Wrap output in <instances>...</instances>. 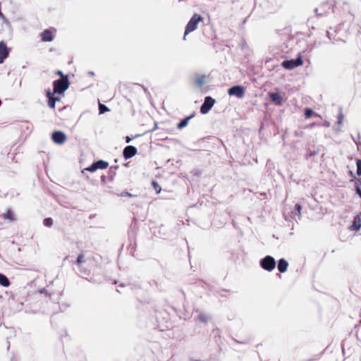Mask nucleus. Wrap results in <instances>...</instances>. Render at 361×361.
<instances>
[{
    "label": "nucleus",
    "instance_id": "24",
    "mask_svg": "<svg viewBox=\"0 0 361 361\" xmlns=\"http://www.w3.org/2000/svg\"><path fill=\"white\" fill-rule=\"evenodd\" d=\"M295 209L298 212V216H301V210H302V206L300 204H296L295 205Z\"/></svg>",
    "mask_w": 361,
    "mask_h": 361
},
{
    "label": "nucleus",
    "instance_id": "2",
    "mask_svg": "<svg viewBox=\"0 0 361 361\" xmlns=\"http://www.w3.org/2000/svg\"><path fill=\"white\" fill-rule=\"evenodd\" d=\"M260 266L264 270L271 271L276 267L275 259L271 256H266L260 260Z\"/></svg>",
    "mask_w": 361,
    "mask_h": 361
},
{
    "label": "nucleus",
    "instance_id": "20",
    "mask_svg": "<svg viewBox=\"0 0 361 361\" xmlns=\"http://www.w3.org/2000/svg\"><path fill=\"white\" fill-rule=\"evenodd\" d=\"M85 262V256L83 254H80L79 255V256L78 257L77 259H76V262H75V264L78 265V266H80L82 263H84Z\"/></svg>",
    "mask_w": 361,
    "mask_h": 361
},
{
    "label": "nucleus",
    "instance_id": "1",
    "mask_svg": "<svg viewBox=\"0 0 361 361\" xmlns=\"http://www.w3.org/2000/svg\"><path fill=\"white\" fill-rule=\"evenodd\" d=\"M56 74L60 75L61 78L54 81L53 91L51 90L47 91V97L49 99L48 104L51 108H54L55 102L61 99L69 87L68 76L62 74L61 71H58Z\"/></svg>",
    "mask_w": 361,
    "mask_h": 361
},
{
    "label": "nucleus",
    "instance_id": "4",
    "mask_svg": "<svg viewBox=\"0 0 361 361\" xmlns=\"http://www.w3.org/2000/svg\"><path fill=\"white\" fill-rule=\"evenodd\" d=\"M109 166V163L104 160H99L96 162H94L90 166L85 168L84 171H87L90 172H94L98 169H106Z\"/></svg>",
    "mask_w": 361,
    "mask_h": 361
},
{
    "label": "nucleus",
    "instance_id": "19",
    "mask_svg": "<svg viewBox=\"0 0 361 361\" xmlns=\"http://www.w3.org/2000/svg\"><path fill=\"white\" fill-rule=\"evenodd\" d=\"M4 219L11 221L15 220L13 212L11 209H8L4 214Z\"/></svg>",
    "mask_w": 361,
    "mask_h": 361
},
{
    "label": "nucleus",
    "instance_id": "17",
    "mask_svg": "<svg viewBox=\"0 0 361 361\" xmlns=\"http://www.w3.org/2000/svg\"><path fill=\"white\" fill-rule=\"evenodd\" d=\"M209 319V317L206 313L200 312L197 316V320L199 322L207 323L208 322Z\"/></svg>",
    "mask_w": 361,
    "mask_h": 361
},
{
    "label": "nucleus",
    "instance_id": "8",
    "mask_svg": "<svg viewBox=\"0 0 361 361\" xmlns=\"http://www.w3.org/2000/svg\"><path fill=\"white\" fill-rule=\"evenodd\" d=\"M52 140L55 143L62 145L66 142V136L61 131H55L52 134Z\"/></svg>",
    "mask_w": 361,
    "mask_h": 361
},
{
    "label": "nucleus",
    "instance_id": "10",
    "mask_svg": "<svg viewBox=\"0 0 361 361\" xmlns=\"http://www.w3.org/2000/svg\"><path fill=\"white\" fill-rule=\"evenodd\" d=\"M214 104V99L207 97L201 106V113H207Z\"/></svg>",
    "mask_w": 361,
    "mask_h": 361
},
{
    "label": "nucleus",
    "instance_id": "5",
    "mask_svg": "<svg viewBox=\"0 0 361 361\" xmlns=\"http://www.w3.org/2000/svg\"><path fill=\"white\" fill-rule=\"evenodd\" d=\"M303 61L301 56H299L296 59L286 60L281 63V66L286 69H293L295 67L301 66Z\"/></svg>",
    "mask_w": 361,
    "mask_h": 361
},
{
    "label": "nucleus",
    "instance_id": "11",
    "mask_svg": "<svg viewBox=\"0 0 361 361\" xmlns=\"http://www.w3.org/2000/svg\"><path fill=\"white\" fill-rule=\"evenodd\" d=\"M269 97L270 99L276 104H281L283 101V97L279 93L269 92Z\"/></svg>",
    "mask_w": 361,
    "mask_h": 361
},
{
    "label": "nucleus",
    "instance_id": "14",
    "mask_svg": "<svg viewBox=\"0 0 361 361\" xmlns=\"http://www.w3.org/2000/svg\"><path fill=\"white\" fill-rule=\"evenodd\" d=\"M8 55V50L6 45L3 43H0V63H1L4 59Z\"/></svg>",
    "mask_w": 361,
    "mask_h": 361
},
{
    "label": "nucleus",
    "instance_id": "7",
    "mask_svg": "<svg viewBox=\"0 0 361 361\" xmlns=\"http://www.w3.org/2000/svg\"><path fill=\"white\" fill-rule=\"evenodd\" d=\"M231 96H235L238 98H243L245 95V89L242 86H234L228 90Z\"/></svg>",
    "mask_w": 361,
    "mask_h": 361
},
{
    "label": "nucleus",
    "instance_id": "9",
    "mask_svg": "<svg viewBox=\"0 0 361 361\" xmlns=\"http://www.w3.org/2000/svg\"><path fill=\"white\" fill-rule=\"evenodd\" d=\"M137 149L134 146L128 145L123 149V155L125 159H128L137 154Z\"/></svg>",
    "mask_w": 361,
    "mask_h": 361
},
{
    "label": "nucleus",
    "instance_id": "28",
    "mask_svg": "<svg viewBox=\"0 0 361 361\" xmlns=\"http://www.w3.org/2000/svg\"><path fill=\"white\" fill-rule=\"evenodd\" d=\"M305 113L309 114V113H314L313 111L310 109H307L305 111Z\"/></svg>",
    "mask_w": 361,
    "mask_h": 361
},
{
    "label": "nucleus",
    "instance_id": "31",
    "mask_svg": "<svg viewBox=\"0 0 361 361\" xmlns=\"http://www.w3.org/2000/svg\"><path fill=\"white\" fill-rule=\"evenodd\" d=\"M315 154H316V152H311V153L310 154L309 157H312V156H314V155H315Z\"/></svg>",
    "mask_w": 361,
    "mask_h": 361
},
{
    "label": "nucleus",
    "instance_id": "15",
    "mask_svg": "<svg viewBox=\"0 0 361 361\" xmlns=\"http://www.w3.org/2000/svg\"><path fill=\"white\" fill-rule=\"evenodd\" d=\"M288 263L285 259H280L278 263V269L281 273H284L287 271Z\"/></svg>",
    "mask_w": 361,
    "mask_h": 361
},
{
    "label": "nucleus",
    "instance_id": "12",
    "mask_svg": "<svg viewBox=\"0 0 361 361\" xmlns=\"http://www.w3.org/2000/svg\"><path fill=\"white\" fill-rule=\"evenodd\" d=\"M361 228V218L359 215L354 217L353 224L350 226V229L352 231H359Z\"/></svg>",
    "mask_w": 361,
    "mask_h": 361
},
{
    "label": "nucleus",
    "instance_id": "26",
    "mask_svg": "<svg viewBox=\"0 0 361 361\" xmlns=\"http://www.w3.org/2000/svg\"><path fill=\"white\" fill-rule=\"evenodd\" d=\"M121 196H129V197H131L132 195L128 192H124L121 193Z\"/></svg>",
    "mask_w": 361,
    "mask_h": 361
},
{
    "label": "nucleus",
    "instance_id": "23",
    "mask_svg": "<svg viewBox=\"0 0 361 361\" xmlns=\"http://www.w3.org/2000/svg\"><path fill=\"white\" fill-rule=\"evenodd\" d=\"M357 174L361 176V159L357 160Z\"/></svg>",
    "mask_w": 361,
    "mask_h": 361
},
{
    "label": "nucleus",
    "instance_id": "27",
    "mask_svg": "<svg viewBox=\"0 0 361 361\" xmlns=\"http://www.w3.org/2000/svg\"><path fill=\"white\" fill-rule=\"evenodd\" d=\"M357 190V192L358 193V195H360V198H361V188H360L359 187L357 188L356 189Z\"/></svg>",
    "mask_w": 361,
    "mask_h": 361
},
{
    "label": "nucleus",
    "instance_id": "18",
    "mask_svg": "<svg viewBox=\"0 0 361 361\" xmlns=\"http://www.w3.org/2000/svg\"><path fill=\"white\" fill-rule=\"evenodd\" d=\"M0 284L4 287H8L10 285L8 278L2 274H0Z\"/></svg>",
    "mask_w": 361,
    "mask_h": 361
},
{
    "label": "nucleus",
    "instance_id": "21",
    "mask_svg": "<svg viewBox=\"0 0 361 361\" xmlns=\"http://www.w3.org/2000/svg\"><path fill=\"white\" fill-rule=\"evenodd\" d=\"M152 186L154 190L156 191L157 193H160L161 190V186L159 185V183L157 181H152Z\"/></svg>",
    "mask_w": 361,
    "mask_h": 361
},
{
    "label": "nucleus",
    "instance_id": "25",
    "mask_svg": "<svg viewBox=\"0 0 361 361\" xmlns=\"http://www.w3.org/2000/svg\"><path fill=\"white\" fill-rule=\"evenodd\" d=\"M99 111L100 113H104L109 111V109L104 104H99Z\"/></svg>",
    "mask_w": 361,
    "mask_h": 361
},
{
    "label": "nucleus",
    "instance_id": "6",
    "mask_svg": "<svg viewBox=\"0 0 361 361\" xmlns=\"http://www.w3.org/2000/svg\"><path fill=\"white\" fill-rule=\"evenodd\" d=\"M333 11V5L330 2H324L322 4L319 8H316L315 12L318 15H322L324 13Z\"/></svg>",
    "mask_w": 361,
    "mask_h": 361
},
{
    "label": "nucleus",
    "instance_id": "30",
    "mask_svg": "<svg viewBox=\"0 0 361 361\" xmlns=\"http://www.w3.org/2000/svg\"><path fill=\"white\" fill-rule=\"evenodd\" d=\"M126 142H130V140H131V138H130V137H129L128 136H127V137H126Z\"/></svg>",
    "mask_w": 361,
    "mask_h": 361
},
{
    "label": "nucleus",
    "instance_id": "3",
    "mask_svg": "<svg viewBox=\"0 0 361 361\" xmlns=\"http://www.w3.org/2000/svg\"><path fill=\"white\" fill-rule=\"evenodd\" d=\"M202 20V18L197 15V14H195L192 18L190 19V20L189 21L187 27H186V29H185V36H184V38H185V36L192 32L193 30H195L196 28H197V26L198 25V23Z\"/></svg>",
    "mask_w": 361,
    "mask_h": 361
},
{
    "label": "nucleus",
    "instance_id": "22",
    "mask_svg": "<svg viewBox=\"0 0 361 361\" xmlns=\"http://www.w3.org/2000/svg\"><path fill=\"white\" fill-rule=\"evenodd\" d=\"M44 225L47 226V227H50L53 225V220L51 218H46L44 219Z\"/></svg>",
    "mask_w": 361,
    "mask_h": 361
},
{
    "label": "nucleus",
    "instance_id": "29",
    "mask_svg": "<svg viewBox=\"0 0 361 361\" xmlns=\"http://www.w3.org/2000/svg\"><path fill=\"white\" fill-rule=\"evenodd\" d=\"M314 114H305L306 116V118H310V116H313ZM315 116H319V114H314Z\"/></svg>",
    "mask_w": 361,
    "mask_h": 361
},
{
    "label": "nucleus",
    "instance_id": "13",
    "mask_svg": "<svg viewBox=\"0 0 361 361\" xmlns=\"http://www.w3.org/2000/svg\"><path fill=\"white\" fill-rule=\"evenodd\" d=\"M55 32V30H44L42 34V40L44 42H50L54 38V33Z\"/></svg>",
    "mask_w": 361,
    "mask_h": 361
},
{
    "label": "nucleus",
    "instance_id": "16",
    "mask_svg": "<svg viewBox=\"0 0 361 361\" xmlns=\"http://www.w3.org/2000/svg\"><path fill=\"white\" fill-rule=\"evenodd\" d=\"M193 116H194V114H191L190 116L183 119L179 123H178L177 128L178 129H182V128H185V126H187L189 121L193 117Z\"/></svg>",
    "mask_w": 361,
    "mask_h": 361
}]
</instances>
